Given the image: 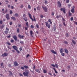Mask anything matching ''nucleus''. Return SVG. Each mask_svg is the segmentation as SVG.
Masks as SVG:
<instances>
[{
  "label": "nucleus",
  "mask_w": 77,
  "mask_h": 77,
  "mask_svg": "<svg viewBox=\"0 0 77 77\" xmlns=\"http://www.w3.org/2000/svg\"><path fill=\"white\" fill-rule=\"evenodd\" d=\"M3 65V63H2L1 64V66H2Z\"/></svg>",
  "instance_id": "6e6d98bb"
},
{
  "label": "nucleus",
  "mask_w": 77,
  "mask_h": 77,
  "mask_svg": "<svg viewBox=\"0 0 77 77\" xmlns=\"http://www.w3.org/2000/svg\"><path fill=\"white\" fill-rule=\"evenodd\" d=\"M35 71H36V72H38V71H39V69H36L35 70Z\"/></svg>",
  "instance_id": "603ef678"
},
{
  "label": "nucleus",
  "mask_w": 77,
  "mask_h": 77,
  "mask_svg": "<svg viewBox=\"0 0 77 77\" xmlns=\"http://www.w3.org/2000/svg\"><path fill=\"white\" fill-rule=\"evenodd\" d=\"M21 69H24V67H23V66H21Z\"/></svg>",
  "instance_id": "4d7b16f0"
},
{
  "label": "nucleus",
  "mask_w": 77,
  "mask_h": 77,
  "mask_svg": "<svg viewBox=\"0 0 77 77\" xmlns=\"http://www.w3.org/2000/svg\"><path fill=\"white\" fill-rule=\"evenodd\" d=\"M68 69H69L70 68V66H67Z\"/></svg>",
  "instance_id": "13d9d810"
},
{
  "label": "nucleus",
  "mask_w": 77,
  "mask_h": 77,
  "mask_svg": "<svg viewBox=\"0 0 77 77\" xmlns=\"http://www.w3.org/2000/svg\"><path fill=\"white\" fill-rule=\"evenodd\" d=\"M37 11H40L41 8H40V7H39V6H38L37 7Z\"/></svg>",
  "instance_id": "a878e982"
},
{
  "label": "nucleus",
  "mask_w": 77,
  "mask_h": 77,
  "mask_svg": "<svg viewBox=\"0 0 77 77\" xmlns=\"http://www.w3.org/2000/svg\"><path fill=\"white\" fill-rule=\"evenodd\" d=\"M11 18L14 21H15L16 20V18L14 17H11Z\"/></svg>",
  "instance_id": "f3484780"
},
{
  "label": "nucleus",
  "mask_w": 77,
  "mask_h": 77,
  "mask_svg": "<svg viewBox=\"0 0 77 77\" xmlns=\"http://www.w3.org/2000/svg\"><path fill=\"white\" fill-rule=\"evenodd\" d=\"M29 56H30V55H29V54H28L26 56V57L27 58L28 57H29Z\"/></svg>",
  "instance_id": "8fccbe9b"
},
{
  "label": "nucleus",
  "mask_w": 77,
  "mask_h": 77,
  "mask_svg": "<svg viewBox=\"0 0 77 77\" xmlns=\"http://www.w3.org/2000/svg\"><path fill=\"white\" fill-rule=\"evenodd\" d=\"M72 13H71V12H70L69 13V16H72Z\"/></svg>",
  "instance_id": "f704fd0d"
},
{
  "label": "nucleus",
  "mask_w": 77,
  "mask_h": 77,
  "mask_svg": "<svg viewBox=\"0 0 77 77\" xmlns=\"http://www.w3.org/2000/svg\"><path fill=\"white\" fill-rule=\"evenodd\" d=\"M42 8H43L45 12H47V7H44L42 6Z\"/></svg>",
  "instance_id": "0eeeda50"
},
{
  "label": "nucleus",
  "mask_w": 77,
  "mask_h": 77,
  "mask_svg": "<svg viewBox=\"0 0 77 77\" xmlns=\"http://www.w3.org/2000/svg\"><path fill=\"white\" fill-rule=\"evenodd\" d=\"M75 8V7L74 6H73L72 9L71 10V12H72V13H74Z\"/></svg>",
  "instance_id": "9d476101"
},
{
  "label": "nucleus",
  "mask_w": 77,
  "mask_h": 77,
  "mask_svg": "<svg viewBox=\"0 0 77 77\" xmlns=\"http://www.w3.org/2000/svg\"><path fill=\"white\" fill-rule=\"evenodd\" d=\"M47 70L45 69H44L43 70V72L45 74H46V73H47Z\"/></svg>",
  "instance_id": "7c9ffc66"
},
{
  "label": "nucleus",
  "mask_w": 77,
  "mask_h": 77,
  "mask_svg": "<svg viewBox=\"0 0 77 77\" xmlns=\"http://www.w3.org/2000/svg\"><path fill=\"white\" fill-rule=\"evenodd\" d=\"M64 42V43L65 44H66V45H67L68 44V42H67L66 41H65Z\"/></svg>",
  "instance_id": "e433bc0d"
},
{
  "label": "nucleus",
  "mask_w": 77,
  "mask_h": 77,
  "mask_svg": "<svg viewBox=\"0 0 77 77\" xmlns=\"http://www.w3.org/2000/svg\"><path fill=\"white\" fill-rule=\"evenodd\" d=\"M36 26L37 28L38 29L39 28V25H38V24H36Z\"/></svg>",
  "instance_id": "2f4dec72"
},
{
  "label": "nucleus",
  "mask_w": 77,
  "mask_h": 77,
  "mask_svg": "<svg viewBox=\"0 0 77 77\" xmlns=\"http://www.w3.org/2000/svg\"><path fill=\"white\" fill-rule=\"evenodd\" d=\"M50 75H52V74H51V73L49 72L48 73Z\"/></svg>",
  "instance_id": "e2e57ef3"
},
{
  "label": "nucleus",
  "mask_w": 77,
  "mask_h": 77,
  "mask_svg": "<svg viewBox=\"0 0 77 77\" xmlns=\"http://www.w3.org/2000/svg\"><path fill=\"white\" fill-rule=\"evenodd\" d=\"M7 44L8 45H11V43L9 42H8L7 43Z\"/></svg>",
  "instance_id": "052dcab7"
},
{
  "label": "nucleus",
  "mask_w": 77,
  "mask_h": 77,
  "mask_svg": "<svg viewBox=\"0 0 77 77\" xmlns=\"http://www.w3.org/2000/svg\"><path fill=\"white\" fill-rule=\"evenodd\" d=\"M6 30L7 31H4V33H5V34H8V31H9V29L8 28L6 27Z\"/></svg>",
  "instance_id": "7ed1b4c3"
},
{
  "label": "nucleus",
  "mask_w": 77,
  "mask_h": 77,
  "mask_svg": "<svg viewBox=\"0 0 77 77\" xmlns=\"http://www.w3.org/2000/svg\"><path fill=\"white\" fill-rule=\"evenodd\" d=\"M7 12H8V9H6L5 11H3V14H6Z\"/></svg>",
  "instance_id": "bb28decb"
},
{
  "label": "nucleus",
  "mask_w": 77,
  "mask_h": 77,
  "mask_svg": "<svg viewBox=\"0 0 77 77\" xmlns=\"http://www.w3.org/2000/svg\"><path fill=\"white\" fill-rule=\"evenodd\" d=\"M26 15L25 14H24L23 15V17H26Z\"/></svg>",
  "instance_id": "774afa93"
},
{
  "label": "nucleus",
  "mask_w": 77,
  "mask_h": 77,
  "mask_svg": "<svg viewBox=\"0 0 77 77\" xmlns=\"http://www.w3.org/2000/svg\"><path fill=\"white\" fill-rule=\"evenodd\" d=\"M17 26L19 28H21V24L20 23H18L17 25Z\"/></svg>",
  "instance_id": "6ab92c4d"
},
{
  "label": "nucleus",
  "mask_w": 77,
  "mask_h": 77,
  "mask_svg": "<svg viewBox=\"0 0 77 77\" xmlns=\"http://www.w3.org/2000/svg\"><path fill=\"white\" fill-rule=\"evenodd\" d=\"M51 52L52 53H53V54H57V53L56 52H55L53 50H52L51 51Z\"/></svg>",
  "instance_id": "f8f14e48"
},
{
  "label": "nucleus",
  "mask_w": 77,
  "mask_h": 77,
  "mask_svg": "<svg viewBox=\"0 0 77 77\" xmlns=\"http://www.w3.org/2000/svg\"><path fill=\"white\" fill-rule=\"evenodd\" d=\"M28 9H30L31 8V6L29 5H28Z\"/></svg>",
  "instance_id": "37998d69"
},
{
  "label": "nucleus",
  "mask_w": 77,
  "mask_h": 77,
  "mask_svg": "<svg viewBox=\"0 0 77 77\" xmlns=\"http://www.w3.org/2000/svg\"><path fill=\"white\" fill-rule=\"evenodd\" d=\"M46 26H47L48 28H50V24H48V23H46Z\"/></svg>",
  "instance_id": "dca6fc26"
},
{
  "label": "nucleus",
  "mask_w": 77,
  "mask_h": 77,
  "mask_svg": "<svg viewBox=\"0 0 77 77\" xmlns=\"http://www.w3.org/2000/svg\"><path fill=\"white\" fill-rule=\"evenodd\" d=\"M61 55L62 56H65V54L64 53H61Z\"/></svg>",
  "instance_id": "58836bf2"
},
{
  "label": "nucleus",
  "mask_w": 77,
  "mask_h": 77,
  "mask_svg": "<svg viewBox=\"0 0 77 77\" xmlns=\"http://www.w3.org/2000/svg\"><path fill=\"white\" fill-rule=\"evenodd\" d=\"M9 75H10V76H13V73H12V72H11V71H9Z\"/></svg>",
  "instance_id": "4468645a"
},
{
  "label": "nucleus",
  "mask_w": 77,
  "mask_h": 77,
  "mask_svg": "<svg viewBox=\"0 0 77 77\" xmlns=\"http://www.w3.org/2000/svg\"><path fill=\"white\" fill-rule=\"evenodd\" d=\"M23 19L24 20V21H25L26 22L27 21L28 19H27V17H24L23 18Z\"/></svg>",
  "instance_id": "a211bd4d"
},
{
  "label": "nucleus",
  "mask_w": 77,
  "mask_h": 77,
  "mask_svg": "<svg viewBox=\"0 0 77 77\" xmlns=\"http://www.w3.org/2000/svg\"><path fill=\"white\" fill-rule=\"evenodd\" d=\"M26 25L27 26L28 28H29V24H28V22H26Z\"/></svg>",
  "instance_id": "c756f323"
},
{
  "label": "nucleus",
  "mask_w": 77,
  "mask_h": 77,
  "mask_svg": "<svg viewBox=\"0 0 77 77\" xmlns=\"http://www.w3.org/2000/svg\"><path fill=\"white\" fill-rule=\"evenodd\" d=\"M30 27L31 28V29H33V28H34V26H33L31 25L30 26Z\"/></svg>",
  "instance_id": "a18cd8bd"
},
{
  "label": "nucleus",
  "mask_w": 77,
  "mask_h": 77,
  "mask_svg": "<svg viewBox=\"0 0 77 77\" xmlns=\"http://www.w3.org/2000/svg\"><path fill=\"white\" fill-rule=\"evenodd\" d=\"M66 3H68L69 2V0H66Z\"/></svg>",
  "instance_id": "79ce46f5"
},
{
  "label": "nucleus",
  "mask_w": 77,
  "mask_h": 77,
  "mask_svg": "<svg viewBox=\"0 0 77 77\" xmlns=\"http://www.w3.org/2000/svg\"><path fill=\"white\" fill-rule=\"evenodd\" d=\"M19 75L20 76H23V74L21 73H19Z\"/></svg>",
  "instance_id": "680f3d73"
},
{
  "label": "nucleus",
  "mask_w": 77,
  "mask_h": 77,
  "mask_svg": "<svg viewBox=\"0 0 77 77\" xmlns=\"http://www.w3.org/2000/svg\"><path fill=\"white\" fill-rule=\"evenodd\" d=\"M74 20V18L73 17H72L70 18V20L71 21H73V20Z\"/></svg>",
  "instance_id": "49530a36"
},
{
  "label": "nucleus",
  "mask_w": 77,
  "mask_h": 77,
  "mask_svg": "<svg viewBox=\"0 0 77 77\" xmlns=\"http://www.w3.org/2000/svg\"><path fill=\"white\" fill-rule=\"evenodd\" d=\"M12 48H13L14 49V50L16 51L17 53L18 54H20V51H18V50L17 49L18 48L16 46H12Z\"/></svg>",
  "instance_id": "f257e3e1"
},
{
  "label": "nucleus",
  "mask_w": 77,
  "mask_h": 77,
  "mask_svg": "<svg viewBox=\"0 0 77 77\" xmlns=\"http://www.w3.org/2000/svg\"><path fill=\"white\" fill-rule=\"evenodd\" d=\"M64 50L65 53H66V54H68V50H67V49L65 48Z\"/></svg>",
  "instance_id": "ddd939ff"
},
{
  "label": "nucleus",
  "mask_w": 77,
  "mask_h": 77,
  "mask_svg": "<svg viewBox=\"0 0 77 77\" xmlns=\"http://www.w3.org/2000/svg\"><path fill=\"white\" fill-rule=\"evenodd\" d=\"M45 5H47V4H48V2L47 1H45Z\"/></svg>",
  "instance_id": "473e14b6"
},
{
  "label": "nucleus",
  "mask_w": 77,
  "mask_h": 77,
  "mask_svg": "<svg viewBox=\"0 0 77 77\" xmlns=\"http://www.w3.org/2000/svg\"><path fill=\"white\" fill-rule=\"evenodd\" d=\"M22 50H23V49H22V47H20L19 48L20 51H21Z\"/></svg>",
  "instance_id": "864d4df0"
},
{
  "label": "nucleus",
  "mask_w": 77,
  "mask_h": 77,
  "mask_svg": "<svg viewBox=\"0 0 77 77\" xmlns=\"http://www.w3.org/2000/svg\"><path fill=\"white\" fill-rule=\"evenodd\" d=\"M66 37H69V34H68V33H66Z\"/></svg>",
  "instance_id": "c9c22d12"
},
{
  "label": "nucleus",
  "mask_w": 77,
  "mask_h": 77,
  "mask_svg": "<svg viewBox=\"0 0 77 77\" xmlns=\"http://www.w3.org/2000/svg\"><path fill=\"white\" fill-rule=\"evenodd\" d=\"M60 53H62L63 52V48H61L60 49Z\"/></svg>",
  "instance_id": "2eb2a0df"
},
{
  "label": "nucleus",
  "mask_w": 77,
  "mask_h": 77,
  "mask_svg": "<svg viewBox=\"0 0 77 77\" xmlns=\"http://www.w3.org/2000/svg\"><path fill=\"white\" fill-rule=\"evenodd\" d=\"M36 67H35V66H34L33 67V69H35Z\"/></svg>",
  "instance_id": "0e129e2a"
},
{
  "label": "nucleus",
  "mask_w": 77,
  "mask_h": 77,
  "mask_svg": "<svg viewBox=\"0 0 77 77\" xmlns=\"http://www.w3.org/2000/svg\"><path fill=\"white\" fill-rule=\"evenodd\" d=\"M28 15L30 18L31 19V20H32V21H33L34 20L32 18V15H31V14H30V13H28Z\"/></svg>",
  "instance_id": "39448f33"
},
{
  "label": "nucleus",
  "mask_w": 77,
  "mask_h": 77,
  "mask_svg": "<svg viewBox=\"0 0 77 77\" xmlns=\"http://www.w3.org/2000/svg\"><path fill=\"white\" fill-rule=\"evenodd\" d=\"M13 38L14 39L15 41H17V37L16 35H14L13 36Z\"/></svg>",
  "instance_id": "1a4fd4ad"
},
{
  "label": "nucleus",
  "mask_w": 77,
  "mask_h": 77,
  "mask_svg": "<svg viewBox=\"0 0 77 77\" xmlns=\"http://www.w3.org/2000/svg\"><path fill=\"white\" fill-rule=\"evenodd\" d=\"M6 18L8 20H9L10 19V18H9V14H7L6 15Z\"/></svg>",
  "instance_id": "6e6552de"
},
{
  "label": "nucleus",
  "mask_w": 77,
  "mask_h": 77,
  "mask_svg": "<svg viewBox=\"0 0 77 77\" xmlns=\"http://www.w3.org/2000/svg\"><path fill=\"white\" fill-rule=\"evenodd\" d=\"M13 12H12V11L11 10H10V14H13Z\"/></svg>",
  "instance_id": "de8ad7c7"
},
{
  "label": "nucleus",
  "mask_w": 77,
  "mask_h": 77,
  "mask_svg": "<svg viewBox=\"0 0 77 77\" xmlns=\"http://www.w3.org/2000/svg\"><path fill=\"white\" fill-rule=\"evenodd\" d=\"M3 54L4 56H7L8 55V53H5Z\"/></svg>",
  "instance_id": "412c9836"
},
{
  "label": "nucleus",
  "mask_w": 77,
  "mask_h": 77,
  "mask_svg": "<svg viewBox=\"0 0 77 77\" xmlns=\"http://www.w3.org/2000/svg\"><path fill=\"white\" fill-rule=\"evenodd\" d=\"M18 36L19 38H20V39H23V38H24V36L23 35H21L20 34H19L18 35Z\"/></svg>",
  "instance_id": "9b49d317"
},
{
  "label": "nucleus",
  "mask_w": 77,
  "mask_h": 77,
  "mask_svg": "<svg viewBox=\"0 0 77 77\" xmlns=\"http://www.w3.org/2000/svg\"><path fill=\"white\" fill-rule=\"evenodd\" d=\"M14 65L15 66H18L19 65V64L17 61H15L14 62Z\"/></svg>",
  "instance_id": "423d86ee"
},
{
  "label": "nucleus",
  "mask_w": 77,
  "mask_h": 77,
  "mask_svg": "<svg viewBox=\"0 0 77 77\" xmlns=\"http://www.w3.org/2000/svg\"><path fill=\"white\" fill-rule=\"evenodd\" d=\"M17 33H19L20 32V29L19 28H17Z\"/></svg>",
  "instance_id": "c85d7f7f"
},
{
  "label": "nucleus",
  "mask_w": 77,
  "mask_h": 77,
  "mask_svg": "<svg viewBox=\"0 0 77 77\" xmlns=\"http://www.w3.org/2000/svg\"><path fill=\"white\" fill-rule=\"evenodd\" d=\"M30 35H33V32H32V31H30Z\"/></svg>",
  "instance_id": "72a5a7b5"
},
{
  "label": "nucleus",
  "mask_w": 77,
  "mask_h": 77,
  "mask_svg": "<svg viewBox=\"0 0 77 77\" xmlns=\"http://www.w3.org/2000/svg\"><path fill=\"white\" fill-rule=\"evenodd\" d=\"M8 66H9V67H12L11 66V64H10L8 65Z\"/></svg>",
  "instance_id": "338daca9"
},
{
  "label": "nucleus",
  "mask_w": 77,
  "mask_h": 77,
  "mask_svg": "<svg viewBox=\"0 0 77 77\" xmlns=\"http://www.w3.org/2000/svg\"><path fill=\"white\" fill-rule=\"evenodd\" d=\"M0 24H3V21H2V20L0 21Z\"/></svg>",
  "instance_id": "3c124183"
},
{
  "label": "nucleus",
  "mask_w": 77,
  "mask_h": 77,
  "mask_svg": "<svg viewBox=\"0 0 77 77\" xmlns=\"http://www.w3.org/2000/svg\"><path fill=\"white\" fill-rule=\"evenodd\" d=\"M72 43L74 44V45H75V44H76V42H75V41H74V40H72Z\"/></svg>",
  "instance_id": "5701e85b"
},
{
  "label": "nucleus",
  "mask_w": 77,
  "mask_h": 77,
  "mask_svg": "<svg viewBox=\"0 0 77 77\" xmlns=\"http://www.w3.org/2000/svg\"><path fill=\"white\" fill-rule=\"evenodd\" d=\"M13 23H12V22H10L9 23V24L10 25H12V24Z\"/></svg>",
  "instance_id": "5fc2aeb1"
},
{
  "label": "nucleus",
  "mask_w": 77,
  "mask_h": 77,
  "mask_svg": "<svg viewBox=\"0 0 77 77\" xmlns=\"http://www.w3.org/2000/svg\"><path fill=\"white\" fill-rule=\"evenodd\" d=\"M23 66L25 68V69H27V68H29V67L27 66Z\"/></svg>",
  "instance_id": "cd10ccee"
},
{
  "label": "nucleus",
  "mask_w": 77,
  "mask_h": 77,
  "mask_svg": "<svg viewBox=\"0 0 77 77\" xmlns=\"http://www.w3.org/2000/svg\"><path fill=\"white\" fill-rule=\"evenodd\" d=\"M12 52H13V53H15V50H12Z\"/></svg>",
  "instance_id": "bf43d9fd"
},
{
  "label": "nucleus",
  "mask_w": 77,
  "mask_h": 77,
  "mask_svg": "<svg viewBox=\"0 0 77 77\" xmlns=\"http://www.w3.org/2000/svg\"><path fill=\"white\" fill-rule=\"evenodd\" d=\"M10 42H11V43H13V42H14V40L13 39H11L10 41Z\"/></svg>",
  "instance_id": "ea45409f"
},
{
  "label": "nucleus",
  "mask_w": 77,
  "mask_h": 77,
  "mask_svg": "<svg viewBox=\"0 0 77 77\" xmlns=\"http://www.w3.org/2000/svg\"><path fill=\"white\" fill-rule=\"evenodd\" d=\"M51 15H52V16H53L54 15V12H52Z\"/></svg>",
  "instance_id": "09e8293b"
},
{
  "label": "nucleus",
  "mask_w": 77,
  "mask_h": 77,
  "mask_svg": "<svg viewBox=\"0 0 77 77\" xmlns=\"http://www.w3.org/2000/svg\"><path fill=\"white\" fill-rule=\"evenodd\" d=\"M40 17L41 18H43V17H44V16H43L42 15H41Z\"/></svg>",
  "instance_id": "69168bd1"
},
{
  "label": "nucleus",
  "mask_w": 77,
  "mask_h": 77,
  "mask_svg": "<svg viewBox=\"0 0 77 77\" xmlns=\"http://www.w3.org/2000/svg\"><path fill=\"white\" fill-rule=\"evenodd\" d=\"M51 66H52L54 68H55V65H54V64H51Z\"/></svg>",
  "instance_id": "c03bdc74"
},
{
  "label": "nucleus",
  "mask_w": 77,
  "mask_h": 77,
  "mask_svg": "<svg viewBox=\"0 0 77 77\" xmlns=\"http://www.w3.org/2000/svg\"><path fill=\"white\" fill-rule=\"evenodd\" d=\"M66 10L65 8H64L63 9V12L64 14H66Z\"/></svg>",
  "instance_id": "b1692460"
},
{
  "label": "nucleus",
  "mask_w": 77,
  "mask_h": 77,
  "mask_svg": "<svg viewBox=\"0 0 77 77\" xmlns=\"http://www.w3.org/2000/svg\"><path fill=\"white\" fill-rule=\"evenodd\" d=\"M55 67L56 68H58V65H57V64H55Z\"/></svg>",
  "instance_id": "4c0bfd02"
},
{
  "label": "nucleus",
  "mask_w": 77,
  "mask_h": 77,
  "mask_svg": "<svg viewBox=\"0 0 77 77\" xmlns=\"http://www.w3.org/2000/svg\"><path fill=\"white\" fill-rule=\"evenodd\" d=\"M53 69H54V71H55V73H56V74H57L58 73L56 71V69H55V68H53Z\"/></svg>",
  "instance_id": "393cba45"
},
{
  "label": "nucleus",
  "mask_w": 77,
  "mask_h": 77,
  "mask_svg": "<svg viewBox=\"0 0 77 77\" xmlns=\"http://www.w3.org/2000/svg\"><path fill=\"white\" fill-rule=\"evenodd\" d=\"M14 16L16 17H18V16H19V14L17 13H16L14 14Z\"/></svg>",
  "instance_id": "4be33fe9"
},
{
  "label": "nucleus",
  "mask_w": 77,
  "mask_h": 77,
  "mask_svg": "<svg viewBox=\"0 0 77 77\" xmlns=\"http://www.w3.org/2000/svg\"><path fill=\"white\" fill-rule=\"evenodd\" d=\"M57 3L59 8H60L61 7H62V4H61L60 2L59 1L57 2Z\"/></svg>",
  "instance_id": "20e7f679"
},
{
  "label": "nucleus",
  "mask_w": 77,
  "mask_h": 77,
  "mask_svg": "<svg viewBox=\"0 0 77 77\" xmlns=\"http://www.w3.org/2000/svg\"><path fill=\"white\" fill-rule=\"evenodd\" d=\"M29 74V72H24L23 73V74L24 76H28V74Z\"/></svg>",
  "instance_id": "f03ea898"
},
{
  "label": "nucleus",
  "mask_w": 77,
  "mask_h": 77,
  "mask_svg": "<svg viewBox=\"0 0 77 77\" xmlns=\"http://www.w3.org/2000/svg\"><path fill=\"white\" fill-rule=\"evenodd\" d=\"M20 44H23L24 43V42L22 41H20Z\"/></svg>",
  "instance_id": "a19ab883"
},
{
  "label": "nucleus",
  "mask_w": 77,
  "mask_h": 77,
  "mask_svg": "<svg viewBox=\"0 0 77 77\" xmlns=\"http://www.w3.org/2000/svg\"><path fill=\"white\" fill-rule=\"evenodd\" d=\"M60 17H62V16L60 15H57L56 17V18H57V19H58V18H60Z\"/></svg>",
  "instance_id": "aec40b11"
}]
</instances>
